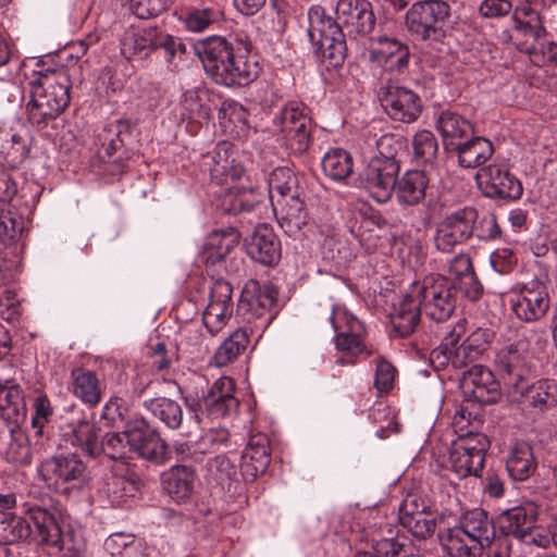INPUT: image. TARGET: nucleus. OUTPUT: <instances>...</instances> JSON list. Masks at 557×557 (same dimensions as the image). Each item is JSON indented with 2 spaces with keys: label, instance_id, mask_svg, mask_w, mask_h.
Returning a JSON list of instances; mask_svg holds the SVG:
<instances>
[{
  "label": "nucleus",
  "instance_id": "14",
  "mask_svg": "<svg viewBox=\"0 0 557 557\" xmlns=\"http://www.w3.org/2000/svg\"><path fill=\"white\" fill-rule=\"evenodd\" d=\"M437 515L428 499L408 495L399 506V522L416 539L426 540L436 530Z\"/></svg>",
  "mask_w": 557,
  "mask_h": 557
},
{
  "label": "nucleus",
  "instance_id": "26",
  "mask_svg": "<svg viewBox=\"0 0 557 557\" xmlns=\"http://www.w3.org/2000/svg\"><path fill=\"white\" fill-rule=\"evenodd\" d=\"M409 48L395 38L381 37L371 48L369 59L388 71L401 72L409 63Z\"/></svg>",
  "mask_w": 557,
  "mask_h": 557
},
{
  "label": "nucleus",
  "instance_id": "29",
  "mask_svg": "<svg viewBox=\"0 0 557 557\" xmlns=\"http://www.w3.org/2000/svg\"><path fill=\"white\" fill-rule=\"evenodd\" d=\"M30 230V220L15 207L8 206L0 213V240L5 246L25 245Z\"/></svg>",
  "mask_w": 557,
  "mask_h": 557
},
{
  "label": "nucleus",
  "instance_id": "43",
  "mask_svg": "<svg viewBox=\"0 0 557 557\" xmlns=\"http://www.w3.org/2000/svg\"><path fill=\"white\" fill-rule=\"evenodd\" d=\"M181 115L191 122L202 123L210 120L212 108L207 90L189 89L183 94Z\"/></svg>",
  "mask_w": 557,
  "mask_h": 557
},
{
  "label": "nucleus",
  "instance_id": "31",
  "mask_svg": "<svg viewBox=\"0 0 557 557\" xmlns=\"http://www.w3.org/2000/svg\"><path fill=\"white\" fill-rule=\"evenodd\" d=\"M535 525V515L532 509L525 507H513L505 510L498 517L500 535L515 537L516 540H528V531Z\"/></svg>",
  "mask_w": 557,
  "mask_h": 557
},
{
  "label": "nucleus",
  "instance_id": "28",
  "mask_svg": "<svg viewBox=\"0 0 557 557\" xmlns=\"http://www.w3.org/2000/svg\"><path fill=\"white\" fill-rule=\"evenodd\" d=\"M421 307L411 288L394 305L391 323L399 337L411 335L420 322Z\"/></svg>",
  "mask_w": 557,
  "mask_h": 557
},
{
  "label": "nucleus",
  "instance_id": "3",
  "mask_svg": "<svg viewBox=\"0 0 557 557\" xmlns=\"http://www.w3.org/2000/svg\"><path fill=\"white\" fill-rule=\"evenodd\" d=\"M195 50L206 73L216 84L246 86L257 76V63L248 62L246 55L235 50L224 37H208L199 41Z\"/></svg>",
  "mask_w": 557,
  "mask_h": 557
},
{
  "label": "nucleus",
  "instance_id": "33",
  "mask_svg": "<svg viewBox=\"0 0 557 557\" xmlns=\"http://www.w3.org/2000/svg\"><path fill=\"white\" fill-rule=\"evenodd\" d=\"M451 151L456 152L458 164L465 169H475L483 165L494 153L492 141L484 137H472L458 143Z\"/></svg>",
  "mask_w": 557,
  "mask_h": 557
},
{
  "label": "nucleus",
  "instance_id": "39",
  "mask_svg": "<svg viewBox=\"0 0 557 557\" xmlns=\"http://www.w3.org/2000/svg\"><path fill=\"white\" fill-rule=\"evenodd\" d=\"M276 207H280L281 209L278 223L289 235H296L306 225L307 211L305 202L300 198L299 194L277 200L274 209H276Z\"/></svg>",
  "mask_w": 557,
  "mask_h": 557
},
{
  "label": "nucleus",
  "instance_id": "36",
  "mask_svg": "<svg viewBox=\"0 0 557 557\" xmlns=\"http://www.w3.org/2000/svg\"><path fill=\"white\" fill-rule=\"evenodd\" d=\"M536 467L531 445L527 442L515 443L506 459L509 475L516 481H524L535 472Z\"/></svg>",
  "mask_w": 557,
  "mask_h": 557
},
{
  "label": "nucleus",
  "instance_id": "25",
  "mask_svg": "<svg viewBox=\"0 0 557 557\" xmlns=\"http://www.w3.org/2000/svg\"><path fill=\"white\" fill-rule=\"evenodd\" d=\"M161 29L158 27H144L127 32L121 39V53L128 61L144 63L157 50Z\"/></svg>",
  "mask_w": 557,
  "mask_h": 557
},
{
  "label": "nucleus",
  "instance_id": "55",
  "mask_svg": "<svg viewBox=\"0 0 557 557\" xmlns=\"http://www.w3.org/2000/svg\"><path fill=\"white\" fill-rule=\"evenodd\" d=\"M128 132V123L117 120L104 126L99 138L108 156H112L123 145V135Z\"/></svg>",
  "mask_w": 557,
  "mask_h": 557
},
{
  "label": "nucleus",
  "instance_id": "12",
  "mask_svg": "<svg viewBox=\"0 0 557 557\" xmlns=\"http://www.w3.org/2000/svg\"><path fill=\"white\" fill-rule=\"evenodd\" d=\"M235 384L231 377L222 376L218 379L201 400L184 397L187 409L194 413L196 423L202 421L203 412L211 419H221L236 412L239 401L234 395Z\"/></svg>",
  "mask_w": 557,
  "mask_h": 557
},
{
  "label": "nucleus",
  "instance_id": "11",
  "mask_svg": "<svg viewBox=\"0 0 557 557\" xmlns=\"http://www.w3.org/2000/svg\"><path fill=\"white\" fill-rule=\"evenodd\" d=\"M490 441L483 433L469 432L454 441L449 451L451 471L459 478L480 476Z\"/></svg>",
  "mask_w": 557,
  "mask_h": 557
},
{
  "label": "nucleus",
  "instance_id": "2",
  "mask_svg": "<svg viewBox=\"0 0 557 557\" xmlns=\"http://www.w3.org/2000/svg\"><path fill=\"white\" fill-rule=\"evenodd\" d=\"M28 120L40 128L54 121L70 103V76L64 67L39 65L29 76Z\"/></svg>",
  "mask_w": 557,
  "mask_h": 557
},
{
  "label": "nucleus",
  "instance_id": "45",
  "mask_svg": "<svg viewBox=\"0 0 557 557\" xmlns=\"http://www.w3.org/2000/svg\"><path fill=\"white\" fill-rule=\"evenodd\" d=\"M107 552L113 557H149L148 548L133 534L116 532L104 542Z\"/></svg>",
  "mask_w": 557,
  "mask_h": 557
},
{
  "label": "nucleus",
  "instance_id": "54",
  "mask_svg": "<svg viewBox=\"0 0 557 557\" xmlns=\"http://www.w3.org/2000/svg\"><path fill=\"white\" fill-rule=\"evenodd\" d=\"M220 20V12L213 8L190 9L183 16L185 27L195 33L202 32Z\"/></svg>",
  "mask_w": 557,
  "mask_h": 557
},
{
  "label": "nucleus",
  "instance_id": "37",
  "mask_svg": "<svg viewBox=\"0 0 557 557\" xmlns=\"http://www.w3.org/2000/svg\"><path fill=\"white\" fill-rule=\"evenodd\" d=\"M195 471L187 465L171 467L162 475L163 488L176 502L187 499L194 487Z\"/></svg>",
  "mask_w": 557,
  "mask_h": 557
},
{
  "label": "nucleus",
  "instance_id": "6",
  "mask_svg": "<svg viewBox=\"0 0 557 557\" xmlns=\"http://www.w3.org/2000/svg\"><path fill=\"white\" fill-rule=\"evenodd\" d=\"M48 488L62 495L81 493L90 481L87 465L76 455H57L44 460L39 467Z\"/></svg>",
  "mask_w": 557,
  "mask_h": 557
},
{
  "label": "nucleus",
  "instance_id": "1",
  "mask_svg": "<svg viewBox=\"0 0 557 557\" xmlns=\"http://www.w3.org/2000/svg\"><path fill=\"white\" fill-rule=\"evenodd\" d=\"M334 11L335 20L320 9H311L308 36L317 57L338 65L345 59V33L349 36L370 33L375 18L368 0H337Z\"/></svg>",
  "mask_w": 557,
  "mask_h": 557
},
{
  "label": "nucleus",
  "instance_id": "59",
  "mask_svg": "<svg viewBox=\"0 0 557 557\" xmlns=\"http://www.w3.org/2000/svg\"><path fill=\"white\" fill-rule=\"evenodd\" d=\"M248 116V111L235 100L224 101L219 110V119L224 126H226V122L234 126H247Z\"/></svg>",
  "mask_w": 557,
  "mask_h": 557
},
{
  "label": "nucleus",
  "instance_id": "38",
  "mask_svg": "<svg viewBox=\"0 0 557 557\" xmlns=\"http://www.w3.org/2000/svg\"><path fill=\"white\" fill-rule=\"evenodd\" d=\"M138 436L135 428L107 433L101 441L99 456L103 454L113 460L129 459L134 456V443L138 442Z\"/></svg>",
  "mask_w": 557,
  "mask_h": 557
},
{
  "label": "nucleus",
  "instance_id": "51",
  "mask_svg": "<svg viewBox=\"0 0 557 557\" xmlns=\"http://www.w3.org/2000/svg\"><path fill=\"white\" fill-rule=\"evenodd\" d=\"M8 438V447L4 450L5 460L15 466L29 465L32 450L27 436L21 430L10 428Z\"/></svg>",
  "mask_w": 557,
  "mask_h": 557
},
{
  "label": "nucleus",
  "instance_id": "62",
  "mask_svg": "<svg viewBox=\"0 0 557 557\" xmlns=\"http://www.w3.org/2000/svg\"><path fill=\"white\" fill-rule=\"evenodd\" d=\"M512 10L511 0H482L479 5V14L483 18H500Z\"/></svg>",
  "mask_w": 557,
  "mask_h": 557
},
{
  "label": "nucleus",
  "instance_id": "44",
  "mask_svg": "<svg viewBox=\"0 0 557 557\" xmlns=\"http://www.w3.org/2000/svg\"><path fill=\"white\" fill-rule=\"evenodd\" d=\"M135 433L139 438L134 443V455L156 463H163L168 450L164 440L158 433L140 428H135Z\"/></svg>",
  "mask_w": 557,
  "mask_h": 557
},
{
  "label": "nucleus",
  "instance_id": "34",
  "mask_svg": "<svg viewBox=\"0 0 557 557\" xmlns=\"http://www.w3.org/2000/svg\"><path fill=\"white\" fill-rule=\"evenodd\" d=\"M0 414L13 424L20 423L26 417L22 388L13 380L0 379Z\"/></svg>",
  "mask_w": 557,
  "mask_h": 557
},
{
  "label": "nucleus",
  "instance_id": "21",
  "mask_svg": "<svg viewBox=\"0 0 557 557\" xmlns=\"http://www.w3.org/2000/svg\"><path fill=\"white\" fill-rule=\"evenodd\" d=\"M460 388L467 398L483 405L495 403L500 395L493 372L481 364H474L463 372Z\"/></svg>",
  "mask_w": 557,
  "mask_h": 557
},
{
  "label": "nucleus",
  "instance_id": "40",
  "mask_svg": "<svg viewBox=\"0 0 557 557\" xmlns=\"http://www.w3.org/2000/svg\"><path fill=\"white\" fill-rule=\"evenodd\" d=\"M436 127L443 137L444 145L450 150L460 143V139L472 133V125L468 120L448 110L440 113Z\"/></svg>",
  "mask_w": 557,
  "mask_h": 557
},
{
  "label": "nucleus",
  "instance_id": "35",
  "mask_svg": "<svg viewBox=\"0 0 557 557\" xmlns=\"http://www.w3.org/2000/svg\"><path fill=\"white\" fill-rule=\"evenodd\" d=\"M264 193L259 188L236 186L223 195L221 207L231 214L250 212L264 200Z\"/></svg>",
  "mask_w": 557,
  "mask_h": 557
},
{
  "label": "nucleus",
  "instance_id": "52",
  "mask_svg": "<svg viewBox=\"0 0 557 557\" xmlns=\"http://www.w3.org/2000/svg\"><path fill=\"white\" fill-rule=\"evenodd\" d=\"M410 547L405 536L379 540L370 550L359 552L355 557H409Z\"/></svg>",
  "mask_w": 557,
  "mask_h": 557
},
{
  "label": "nucleus",
  "instance_id": "17",
  "mask_svg": "<svg viewBox=\"0 0 557 557\" xmlns=\"http://www.w3.org/2000/svg\"><path fill=\"white\" fill-rule=\"evenodd\" d=\"M475 180L483 195L488 198L517 200L522 196L521 182L502 164H490L475 174Z\"/></svg>",
  "mask_w": 557,
  "mask_h": 557
},
{
  "label": "nucleus",
  "instance_id": "8",
  "mask_svg": "<svg viewBox=\"0 0 557 557\" xmlns=\"http://www.w3.org/2000/svg\"><path fill=\"white\" fill-rule=\"evenodd\" d=\"M410 288L413 296L419 299L422 311L431 320L445 322L454 313L457 297L448 278L431 275L421 283H413Z\"/></svg>",
  "mask_w": 557,
  "mask_h": 557
},
{
  "label": "nucleus",
  "instance_id": "48",
  "mask_svg": "<svg viewBox=\"0 0 557 557\" xmlns=\"http://www.w3.org/2000/svg\"><path fill=\"white\" fill-rule=\"evenodd\" d=\"M248 342V330L246 327L237 329L219 346L212 359L213 364L225 367L234 362L246 349Z\"/></svg>",
  "mask_w": 557,
  "mask_h": 557
},
{
  "label": "nucleus",
  "instance_id": "16",
  "mask_svg": "<svg viewBox=\"0 0 557 557\" xmlns=\"http://www.w3.org/2000/svg\"><path fill=\"white\" fill-rule=\"evenodd\" d=\"M201 166L216 184L238 180L245 171L235 145L226 140L218 143L211 151L202 156Z\"/></svg>",
  "mask_w": 557,
  "mask_h": 557
},
{
  "label": "nucleus",
  "instance_id": "15",
  "mask_svg": "<svg viewBox=\"0 0 557 557\" xmlns=\"http://www.w3.org/2000/svg\"><path fill=\"white\" fill-rule=\"evenodd\" d=\"M528 344L518 339L500 348L495 355V366L506 384L516 392L524 394L522 382L529 374L528 368Z\"/></svg>",
  "mask_w": 557,
  "mask_h": 557
},
{
  "label": "nucleus",
  "instance_id": "50",
  "mask_svg": "<svg viewBox=\"0 0 557 557\" xmlns=\"http://www.w3.org/2000/svg\"><path fill=\"white\" fill-rule=\"evenodd\" d=\"M137 486L134 481L124 475H108L101 492L113 506H121L128 498L134 497Z\"/></svg>",
  "mask_w": 557,
  "mask_h": 557
},
{
  "label": "nucleus",
  "instance_id": "56",
  "mask_svg": "<svg viewBox=\"0 0 557 557\" xmlns=\"http://www.w3.org/2000/svg\"><path fill=\"white\" fill-rule=\"evenodd\" d=\"M234 309L220 305L208 304L202 314V322L212 335L219 333L227 323Z\"/></svg>",
  "mask_w": 557,
  "mask_h": 557
},
{
  "label": "nucleus",
  "instance_id": "41",
  "mask_svg": "<svg viewBox=\"0 0 557 557\" xmlns=\"http://www.w3.org/2000/svg\"><path fill=\"white\" fill-rule=\"evenodd\" d=\"M238 244V233L234 228L214 231L209 234L203 246L207 264L223 260Z\"/></svg>",
  "mask_w": 557,
  "mask_h": 557
},
{
  "label": "nucleus",
  "instance_id": "5",
  "mask_svg": "<svg viewBox=\"0 0 557 557\" xmlns=\"http://www.w3.org/2000/svg\"><path fill=\"white\" fill-rule=\"evenodd\" d=\"M393 136L384 135L377 141L380 156L373 157L358 176V185L379 203L388 201L394 193L399 164L392 151L385 148L393 141Z\"/></svg>",
  "mask_w": 557,
  "mask_h": 557
},
{
  "label": "nucleus",
  "instance_id": "58",
  "mask_svg": "<svg viewBox=\"0 0 557 557\" xmlns=\"http://www.w3.org/2000/svg\"><path fill=\"white\" fill-rule=\"evenodd\" d=\"M476 355L470 347L463 342L458 348L453 349L445 355L438 356V359L431 360L433 363H437L441 367L451 364L455 369H462L468 367L470 362L474 360Z\"/></svg>",
  "mask_w": 557,
  "mask_h": 557
},
{
  "label": "nucleus",
  "instance_id": "18",
  "mask_svg": "<svg viewBox=\"0 0 557 557\" xmlns=\"http://www.w3.org/2000/svg\"><path fill=\"white\" fill-rule=\"evenodd\" d=\"M478 211L473 207H465L448 214L438 225L435 245L442 251H449L454 246L468 240L473 233Z\"/></svg>",
  "mask_w": 557,
  "mask_h": 557
},
{
  "label": "nucleus",
  "instance_id": "22",
  "mask_svg": "<svg viewBox=\"0 0 557 557\" xmlns=\"http://www.w3.org/2000/svg\"><path fill=\"white\" fill-rule=\"evenodd\" d=\"M382 106L393 120L403 123L414 122L422 109L420 98L416 92L395 84L386 86Z\"/></svg>",
  "mask_w": 557,
  "mask_h": 557
},
{
  "label": "nucleus",
  "instance_id": "42",
  "mask_svg": "<svg viewBox=\"0 0 557 557\" xmlns=\"http://www.w3.org/2000/svg\"><path fill=\"white\" fill-rule=\"evenodd\" d=\"M143 406L166 428L171 430L181 428L183 422V409L177 401L168 397L158 396L145 399Z\"/></svg>",
  "mask_w": 557,
  "mask_h": 557
},
{
  "label": "nucleus",
  "instance_id": "63",
  "mask_svg": "<svg viewBox=\"0 0 557 557\" xmlns=\"http://www.w3.org/2000/svg\"><path fill=\"white\" fill-rule=\"evenodd\" d=\"M233 287L223 278L214 281L209 297V304L231 307L234 309L232 300Z\"/></svg>",
  "mask_w": 557,
  "mask_h": 557
},
{
  "label": "nucleus",
  "instance_id": "4",
  "mask_svg": "<svg viewBox=\"0 0 557 557\" xmlns=\"http://www.w3.org/2000/svg\"><path fill=\"white\" fill-rule=\"evenodd\" d=\"M494 539V523L481 508L466 511L458 525L438 532V540L450 557H476Z\"/></svg>",
  "mask_w": 557,
  "mask_h": 557
},
{
  "label": "nucleus",
  "instance_id": "61",
  "mask_svg": "<svg viewBox=\"0 0 557 557\" xmlns=\"http://www.w3.org/2000/svg\"><path fill=\"white\" fill-rule=\"evenodd\" d=\"M35 412L32 417V429L36 436L41 437L44 428L52 416V407L47 396H38L34 403Z\"/></svg>",
  "mask_w": 557,
  "mask_h": 557
},
{
  "label": "nucleus",
  "instance_id": "53",
  "mask_svg": "<svg viewBox=\"0 0 557 557\" xmlns=\"http://www.w3.org/2000/svg\"><path fill=\"white\" fill-rule=\"evenodd\" d=\"M413 158L418 164L432 165L437 158L438 144L434 134L422 129L412 139Z\"/></svg>",
  "mask_w": 557,
  "mask_h": 557
},
{
  "label": "nucleus",
  "instance_id": "46",
  "mask_svg": "<svg viewBox=\"0 0 557 557\" xmlns=\"http://www.w3.org/2000/svg\"><path fill=\"white\" fill-rule=\"evenodd\" d=\"M297 178L295 174L288 168H275L269 175L268 178V196L275 207V202L281 199H285L289 196H296Z\"/></svg>",
  "mask_w": 557,
  "mask_h": 557
},
{
  "label": "nucleus",
  "instance_id": "57",
  "mask_svg": "<svg viewBox=\"0 0 557 557\" xmlns=\"http://www.w3.org/2000/svg\"><path fill=\"white\" fill-rule=\"evenodd\" d=\"M175 0H131L129 10L139 18L157 17L168 11Z\"/></svg>",
  "mask_w": 557,
  "mask_h": 557
},
{
  "label": "nucleus",
  "instance_id": "64",
  "mask_svg": "<svg viewBox=\"0 0 557 557\" xmlns=\"http://www.w3.org/2000/svg\"><path fill=\"white\" fill-rule=\"evenodd\" d=\"M451 284L453 289L458 288L471 301L478 300L483 294V286L474 271Z\"/></svg>",
  "mask_w": 557,
  "mask_h": 557
},
{
  "label": "nucleus",
  "instance_id": "32",
  "mask_svg": "<svg viewBox=\"0 0 557 557\" xmlns=\"http://www.w3.org/2000/svg\"><path fill=\"white\" fill-rule=\"evenodd\" d=\"M429 178L424 171H407L396 180L394 191L398 202L403 206H417L425 198Z\"/></svg>",
  "mask_w": 557,
  "mask_h": 557
},
{
  "label": "nucleus",
  "instance_id": "24",
  "mask_svg": "<svg viewBox=\"0 0 557 557\" xmlns=\"http://www.w3.org/2000/svg\"><path fill=\"white\" fill-rule=\"evenodd\" d=\"M271 462L270 441L265 434L251 435L240 456V471L245 480L253 481Z\"/></svg>",
  "mask_w": 557,
  "mask_h": 557
},
{
  "label": "nucleus",
  "instance_id": "23",
  "mask_svg": "<svg viewBox=\"0 0 557 557\" xmlns=\"http://www.w3.org/2000/svg\"><path fill=\"white\" fill-rule=\"evenodd\" d=\"M248 256L264 265H273L281 258V243L274 231L265 224L258 225L245 239Z\"/></svg>",
  "mask_w": 557,
  "mask_h": 557
},
{
  "label": "nucleus",
  "instance_id": "10",
  "mask_svg": "<svg viewBox=\"0 0 557 557\" xmlns=\"http://www.w3.org/2000/svg\"><path fill=\"white\" fill-rule=\"evenodd\" d=\"M29 519L38 532V541L50 557H84V548L75 544L71 534H63L54 516L46 508L28 509Z\"/></svg>",
  "mask_w": 557,
  "mask_h": 557
},
{
  "label": "nucleus",
  "instance_id": "47",
  "mask_svg": "<svg viewBox=\"0 0 557 557\" xmlns=\"http://www.w3.org/2000/svg\"><path fill=\"white\" fill-rule=\"evenodd\" d=\"M321 166L327 177L335 182H342L352 173L354 161L348 151L333 148L324 153Z\"/></svg>",
  "mask_w": 557,
  "mask_h": 557
},
{
  "label": "nucleus",
  "instance_id": "49",
  "mask_svg": "<svg viewBox=\"0 0 557 557\" xmlns=\"http://www.w3.org/2000/svg\"><path fill=\"white\" fill-rule=\"evenodd\" d=\"M30 534L28 522L22 517L0 510V545L17 543Z\"/></svg>",
  "mask_w": 557,
  "mask_h": 557
},
{
  "label": "nucleus",
  "instance_id": "27",
  "mask_svg": "<svg viewBox=\"0 0 557 557\" xmlns=\"http://www.w3.org/2000/svg\"><path fill=\"white\" fill-rule=\"evenodd\" d=\"M69 434L72 435V444L79 446L87 455L91 457L99 456L101 444V429L84 411H79L76 417L67 423Z\"/></svg>",
  "mask_w": 557,
  "mask_h": 557
},
{
  "label": "nucleus",
  "instance_id": "13",
  "mask_svg": "<svg viewBox=\"0 0 557 557\" xmlns=\"http://www.w3.org/2000/svg\"><path fill=\"white\" fill-rule=\"evenodd\" d=\"M510 306L518 320L527 323L540 321L550 307L546 284L532 280L517 285L510 296Z\"/></svg>",
  "mask_w": 557,
  "mask_h": 557
},
{
  "label": "nucleus",
  "instance_id": "30",
  "mask_svg": "<svg viewBox=\"0 0 557 557\" xmlns=\"http://www.w3.org/2000/svg\"><path fill=\"white\" fill-rule=\"evenodd\" d=\"M71 389L74 396L89 407H96L102 399L104 384L94 371L76 368L71 372Z\"/></svg>",
  "mask_w": 557,
  "mask_h": 557
},
{
  "label": "nucleus",
  "instance_id": "60",
  "mask_svg": "<svg viewBox=\"0 0 557 557\" xmlns=\"http://www.w3.org/2000/svg\"><path fill=\"white\" fill-rule=\"evenodd\" d=\"M164 51V59L168 64H175L177 60H182L186 53L185 44L174 36L165 34L161 30L157 44V50Z\"/></svg>",
  "mask_w": 557,
  "mask_h": 557
},
{
  "label": "nucleus",
  "instance_id": "7",
  "mask_svg": "<svg viewBox=\"0 0 557 557\" xmlns=\"http://www.w3.org/2000/svg\"><path fill=\"white\" fill-rule=\"evenodd\" d=\"M450 15V5L445 0H419L406 12L405 23L416 38L437 40L444 35Z\"/></svg>",
  "mask_w": 557,
  "mask_h": 557
},
{
  "label": "nucleus",
  "instance_id": "9",
  "mask_svg": "<svg viewBox=\"0 0 557 557\" xmlns=\"http://www.w3.org/2000/svg\"><path fill=\"white\" fill-rule=\"evenodd\" d=\"M286 148L294 154L305 153L311 145L312 122L307 107L299 101L286 103L273 119Z\"/></svg>",
  "mask_w": 557,
  "mask_h": 557
},
{
  "label": "nucleus",
  "instance_id": "20",
  "mask_svg": "<svg viewBox=\"0 0 557 557\" xmlns=\"http://www.w3.org/2000/svg\"><path fill=\"white\" fill-rule=\"evenodd\" d=\"M275 301L276 294L271 287L261 286L257 281H249L242 290L237 313L247 323L262 319L267 322V315Z\"/></svg>",
  "mask_w": 557,
  "mask_h": 557
},
{
  "label": "nucleus",
  "instance_id": "19",
  "mask_svg": "<svg viewBox=\"0 0 557 557\" xmlns=\"http://www.w3.org/2000/svg\"><path fill=\"white\" fill-rule=\"evenodd\" d=\"M331 325L336 333V348L352 356L361 354L364 349V326L356 317L343 308L332 307L329 315Z\"/></svg>",
  "mask_w": 557,
  "mask_h": 557
}]
</instances>
